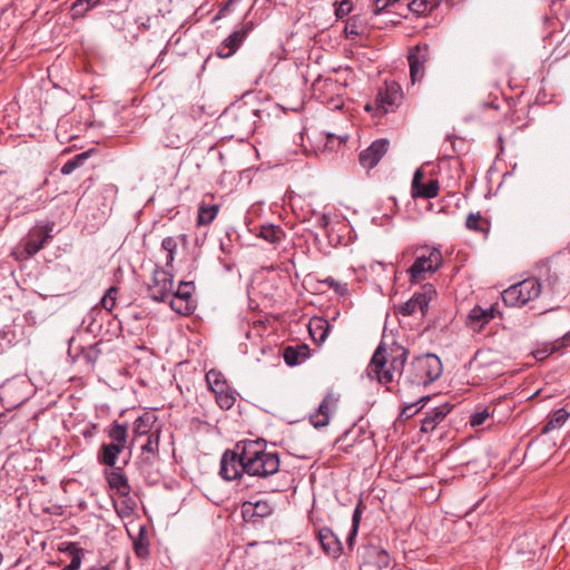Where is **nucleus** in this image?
<instances>
[{"mask_svg": "<svg viewBox=\"0 0 570 570\" xmlns=\"http://www.w3.org/2000/svg\"><path fill=\"white\" fill-rule=\"evenodd\" d=\"M259 110L245 101H236L224 110L219 117L220 125L224 126L232 137L244 139L254 132Z\"/></svg>", "mask_w": 570, "mask_h": 570, "instance_id": "3", "label": "nucleus"}, {"mask_svg": "<svg viewBox=\"0 0 570 570\" xmlns=\"http://www.w3.org/2000/svg\"><path fill=\"white\" fill-rule=\"evenodd\" d=\"M560 341L564 344V347L570 345V332L566 333L562 337H560Z\"/></svg>", "mask_w": 570, "mask_h": 570, "instance_id": "56", "label": "nucleus"}, {"mask_svg": "<svg viewBox=\"0 0 570 570\" xmlns=\"http://www.w3.org/2000/svg\"><path fill=\"white\" fill-rule=\"evenodd\" d=\"M424 174L421 169H417L414 173L412 179V196L414 198H424L430 199L434 198L440 189L439 181L436 179H431L426 184L423 183Z\"/></svg>", "mask_w": 570, "mask_h": 570, "instance_id": "17", "label": "nucleus"}, {"mask_svg": "<svg viewBox=\"0 0 570 570\" xmlns=\"http://www.w3.org/2000/svg\"><path fill=\"white\" fill-rule=\"evenodd\" d=\"M218 212V204H207L205 200H202V203L198 206L197 224L199 226L209 225L216 218Z\"/></svg>", "mask_w": 570, "mask_h": 570, "instance_id": "27", "label": "nucleus"}, {"mask_svg": "<svg viewBox=\"0 0 570 570\" xmlns=\"http://www.w3.org/2000/svg\"><path fill=\"white\" fill-rule=\"evenodd\" d=\"M452 405L444 403L428 412L425 417L422 420L421 432H432L451 412Z\"/></svg>", "mask_w": 570, "mask_h": 570, "instance_id": "19", "label": "nucleus"}, {"mask_svg": "<svg viewBox=\"0 0 570 570\" xmlns=\"http://www.w3.org/2000/svg\"><path fill=\"white\" fill-rule=\"evenodd\" d=\"M108 436L111 439V443L126 448L127 425L114 422L108 431Z\"/></svg>", "mask_w": 570, "mask_h": 570, "instance_id": "31", "label": "nucleus"}, {"mask_svg": "<svg viewBox=\"0 0 570 570\" xmlns=\"http://www.w3.org/2000/svg\"><path fill=\"white\" fill-rule=\"evenodd\" d=\"M169 305L174 312L179 315H189L194 312L195 305L194 302H189L187 299L180 298L175 294L170 296Z\"/></svg>", "mask_w": 570, "mask_h": 570, "instance_id": "32", "label": "nucleus"}, {"mask_svg": "<svg viewBox=\"0 0 570 570\" xmlns=\"http://www.w3.org/2000/svg\"><path fill=\"white\" fill-rule=\"evenodd\" d=\"M86 159H87V154H85V153L76 155L73 158H71L67 163H65V165L61 167V174L70 175L78 167H80Z\"/></svg>", "mask_w": 570, "mask_h": 570, "instance_id": "37", "label": "nucleus"}, {"mask_svg": "<svg viewBox=\"0 0 570 570\" xmlns=\"http://www.w3.org/2000/svg\"><path fill=\"white\" fill-rule=\"evenodd\" d=\"M228 386H229V385H228L227 381H224L223 383L217 384V385H215V386L210 387L209 390H210V391L216 395V394H218V393H220V394H222V391H224V390H225V389H227Z\"/></svg>", "mask_w": 570, "mask_h": 570, "instance_id": "53", "label": "nucleus"}, {"mask_svg": "<svg viewBox=\"0 0 570 570\" xmlns=\"http://www.w3.org/2000/svg\"><path fill=\"white\" fill-rule=\"evenodd\" d=\"M403 92L400 85L395 81L385 82L384 87L379 89L375 98V109L381 114L393 112L402 102Z\"/></svg>", "mask_w": 570, "mask_h": 570, "instance_id": "10", "label": "nucleus"}, {"mask_svg": "<svg viewBox=\"0 0 570 570\" xmlns=\"http://www.w3.org/2000/svg\"><path fill=\"white\" fill-rule=\"evenodd\" d=\"M156 416L151 413H145L144 415L136 419L134 422V438L139 440L140 438L149 436L155 432Z\"/></svg>", "mask_w": 570, "mask_h": 570, "instance_id": "23", "label": "nucleus"}, {"mask_svg": "<svg viewBox=\"0 0 570 570\" xmlns=\"http://www.w3.org/2000/svg\"><path fill=\"white\" fill-rule=\"evenodd\" d=\"M117 295H118V288L116 286L109 287L100 301L101 306L106 311L111 312L114 309V307L116 306Z\"/></svg>", "mask_w": 570, "mask_h": 570, "instance_id": "36", "label": "nucleus"}, {"mask_svg": "<svg viewBox=\"0 0 570 570\" xmlns=\"http://www.w3.org/2000/svg\"><path fill=\"white\" fill-rule=\"evenodd\" d=\"M353 9L352 0L335 2V16L338 19L346 17Z\"/></svg>", "mask_w": 570, "mask_h": 570, "instance_id": "41", "label": "nucleus"}, {"mask_svg": "<svg viewBox=\"0 0 570 570\" xmlns=\"http://www.w3.org/2000/svg\"><path fill=\"white\" fill-rule=\"evenodd\" d=\"M410 65V77L413 83L422 80L425 73V65L430 60V49L428 45H416L412 47L407 55Z\"/></svg>", "mask_w": 570, "mask_h": 570, "instance_id": "11", "label": "nucleus"}, {"mask_svg": "<svg viewBox=\"0 0 570 570\" xmlns=\"http://www.w3.org/2000/svg\"><path fill=\"white\" fill-rule=\"evenodd\" d=\"M407 7L409 10L417 14H424L430 10V3L428 0H412Z\"/></svg>", "mask_w": 570, "mask_h": 570, "instance_id": "43", "label": "nucleus"}, {"mask_svg": "<svg viewBox=\"0 0 570 570\" xmlns=\"http://www.w3.org/2000/svg\"><path fill=\"white\" fill-rule=\"evenodd\" d=\"M375 553L377 557L379 568L380 569H382L383 567L387 568L390 564V557H389L387 552L384 550H376Z\"/></svg>", "mask_w": 570, "mask_h": 570, "instance_id": "51", "label": "nucleus"}, {"mask_svg": "<svg viewBox=\"0 0 570 570\" xmlns=\"http://www.w3.org/2000/svg\"><path fill=\"white\" fill-rule=\"evenodd\" d=\"M75 551V557L71 558V561L69 564L65 566L62 570H79L81 567V561L83 557V549L82 548H72Z\"/></svg>", "mask_w": 570, "mask_h": 570, "instance_id": "42", "label": "nucleus"}, {"mask_svg": "<svg viewBox=\"0 0 570 570\" xmlns=\"http://www.w3.org/2000/svg\"><path fill=\"white\" fill-rule=\"evenodd\" d=\"M372 106L370 104L366 105V110H371Z\"/></svg>", "mask_w": 570, "mask_h": 570, "instance_id": "59", "label": "nucleus"}, {"mask_svg": "<svg viewBox=\"0 0 570 570\" xmlns=\"http://www.w3.org/2000/svg\"><path fill=\"white\" fill-rule=\"evenodd\" d=\"M245 512L252 514L254 517L265 518L269 515L273 511L272 505L266 500H258L256 502H247L244 504Z\"/></svg>", "mask_w": 570, "mask_h": 570, "instance_id": "30", "label": "nucleus"}, {"mask_svg": "<svg viewBox=\"0 0 570 570\" xmlns=\"http://www.w3.org/2000/svg\"><path fill=\"white\" fill-rule=\"evenodd\" d=\"M442 265V254L439 249L433 248L429 254L416 257L412 266L409 268L411 282L419 283L425 279V275L432 274Z\"/></svg>", "mask_w": 570, "mask_h": 570, "instance_id": "7", "label": "nucleus"}, {"mask_svg": "<svg viewBox=\"0 0 570 570\" xmlns=\"http://www.w3.org/2000/svg\"><path fill=\"white\" fill-rule=\"evenodd\" d=\"M345 33H346V37L350 39H354L355 37H357L360 35V30L356 24L355 17H352L346 21Z\"/></svg>", "mask_w": 570, "mask_h": 570, "instance_id": "47", "label": "nucleus"}, {"mask_svg": "<svg viewBox=\"0 0 570 570\" xmlns=\"http://www.w3.org/2000/svg\"><path fill=\"white\" fill-rule=\"evenodd\" d=\"M337 401L332 393L326 394L318 407L309 415L311 424L316 429L328 425L331 414L336 410Z\"/></svg>", "mask_w": 570, "mask_h": 570, "instance_id": "16", "label": "nucleus"}, {"mask_svg": "<svg viewBox=\"0 0 570 570\" xmlns=\"http://www.w3.org/2000/svg\"><path fill=\"white\" fill-rule=\"evenodd\" d=\"M309 355V348L307 345L287 346L284 350V361L289 366H295L301 362L305 361Z\"/></svg>", "mask_w": 570, "mask_h": 570, "instance_id": "24", "label": "nucleus"}, {"mask_svg": "<svg viewBox=\"0 0 570 570\" xmlns=\"http://www.w3.org/2000/svg\"><path fill=\"white\" fill-rule=\"evenodd\" d=\"M484 223L485 222L482 219L480 214H470L466 217L465 226L470 230L481 232V230H484V227H483Z\"/></svg>", "mask_w": 570, "mask_h": 570, "instance_id": "40", "label": "nucleus"}, {"mask_svg": "<svg viewBox=\"0 0 570 570\" xmlns=\"http://www.w3.org/2000/svg\"><path fill=\"white\" fill-rule=\"evenodd\" d=\"M160 428H156L155 432L149 436H146V441L141 444V462L150 465L158 458L159 453V441H160Z\"/></svg>", "mask_w": 570, "mask_h": 570, "instance_id": "18", "label": "nucleus"}, {"mask_svg": "<svg viewBox=\"0 0 570 570\" xmlns=\"http://www.w3.org/2000/svg\"><path fill=\"white\" fill-rule=\"evenodd\" d=\"M224 381H226V379L219 371L210 370L206 373V382L209 389L223 383Z\"/></svg>", "mask_w": 570, "mask_h": 570, "instance_id": "45", "label": "nucleus"}, {"mask_svg": "<svg viewBox=\"0 0 570 570\" xmlns=\"http://www.w3.org/2000/svg\"><path fill=\"white\" fill-rule=\"evenodd\" d=\"M399 0H375L374 13L380 14L383 10L392 7Z\"/></svg>", "mask_w": 570, "mask_h": 570, "instance_id": "49", "label": "nucleus"}, {"mask_svg": "<svg viewBox=\"0 0 570 570\" xmlns=\"http://www.w3.org/2000/svg\"><path fill=\"white\" fill-rule=\"evenodd\" d=\"M553 353L550 352V346H549V343H546L542 347L535 350L533 352V355L537 360L539 361H543L546 360L549 355H552Z\"/></svg>", "mask_w": 570, "mask_h": 570, "instance_id": "50", "label": "nucleus"}, {"mask_svg": "<svg viewBox=\"0 0 570 570\" xmlns=\"http://www.w3.org/2000/svg\"><path fill=\"white\" fill-rule=\"evenodd\" d=\"M243 469L249 476L268 478L279 471V456L276 452H268L262 440L242 441Z\"/></svg>", "mask_w": 570, "mask_h": 570, "instance_id": "2", "label": "nucleus"}, {"mask_svg": "<svg viewBox=\"0 0 570 570\" xmlns=\"http://www.w3.org/2000/svg\"><path fill=\"white\" fill-rule=\"evenodd\" d=\"M321 220H322V225L323 226H326L327 223H328V219H327V217L325 215L321 218Z\"/></svg>", "mask_w": 570, "mask_h": 570, "instance_id": "57", "label": "nucleus"}, {"mask_svg": "<svg viewBox=\"0 0 570 570\" xmlns=\"http://www.w3.org/2000/svg\"><path fill=\"white\" fill-rule=\"evenodd\" d=\"M436 291L433 285L425 284L419 292H415L413 296L400 306V314L403 316H411L420 313L424 316L428 312L430 302L435 297Z\"/></svg>", "mask_w": 570, "mask_h": 570, "instance_id": "9", "label": "nucleus"}, {"mask_svg": "<svg viewBox=\"0 0 570 570\" xmlns=\"http://www.w3.org/2000/svg\"><path fill=\"white\" fill-rule=\"evenodd\" d=\"M229 7H230V3L228 2L223 8H220V10H219L218 14L215 17V19L222 18L225 14V12L229 9Z\"/></svg>", "mask_w": 570, "mask_h": 570, "instance_id": "55", "label": "nucleus"}, {"mask_svg": "<svg viewBox=\"0 0 570 570\" xmlns=\"http://www.w3.org/2000/svg\"><path fill=\"white\" fill-rule=\"evenodd\" d=\"M258 236L271 244H279L285 239L286 234L281 226L267 224L261 226Z\"/></svg>", "mask_w": 570, "mask_h": 570, "instance_id": "26", "label": "nucleus"}, {"mask_svg": "<svg viewBox=\"0 0 570 570\" xmlns=\"http://www.w3.org/2000/svg\"><path fill=\"white\" fill-rule=\"evenodd\" d=\"M134 551L139 558H145L149 554V541L145 527H140L138 534L132 539Z\"/></svg>", "mask_w": 570, "mask_h": 570, "instance_id": "29", "label": "nucleus"}, {"mask_svg": "<svg viewBox=\"0 0 570 570\" xmlns=\"http://www.w3.org/2000/svg\"><path fill=\"white\" fill-rule=\"evenodd\" d=\"M324 283L327 284L340 295H344L347 293V283L338 282L332 277H327L326 279H324Z\"/></svg>", "mask_w": 570, "mask_h": 570, "instance_id": "46", "label": "nucleus"}, {"mask_svg": "<svg viewBox=\"0 0 570 570\" xmlns=\"http://www.w3.org/2000/svg\"><path fill=\"white\" fill-rule=\"evenodd\" d=\"M52 226H36L23 240V249L27 257L36 255L43 248L45 244L52 238Z\"/></svg>", "mask_w": 570, "mask_h": 570, "instance_id": "13", "label": "nucleus"}, {"mask_svg": "<svg viewBox=\"0 0 570 570\" xmlns=\"http://www.w3.org/2000/svg\"><path fill=\"white\" fill-rule=\"evenodd\" d=\"M570 414L564 409H558L549 416L547 424L542 429V433H548L552 430L560 429L569 419Z\"/></svg>", "mask_w": 570, "mask_h": 570, "instance_id": "28", "label": "nucleus"}, {"mask_svg": "<svg viewBox=\"0 0 570 570\" xmlns=\"http://www.w3.org/2000/svg\"><path fill=\"white\" fill-rule=\"evenodd\" d=\"M174 275L166 268L156 267L148 283V295L153 301L163 302L173 294Z\"/></svg>", "mask_w": 570, "mask_h": 570, "instance_id": "6", "label": "nucleus"}, {"mask_svg": "<svg viewBox=\"0 0 570 570\" xmlns=\"http://www.w3.org/2000/svg\"><path fill=\"white\" fill-rule=\"evenodd\" d=\"M549 346H550V352H552V353H558L562 348H564V344L562 343V341H560V338L549 343Z\"/></svg>", "mask_w": 570, "mask_h": 570, "instance_id": "52", "label": "nucleus"}, {"mask_svg": "<svg viewBox=\"0 0 570 570\" xmlns=\"http://www.w3.org/2000/svg\"><path fill=\"white\" fill-rule=\"evenodd\" d=\"M497 308L495 306H490L489 308H482L480 306H474L469 313V325L474 331H481L485 324H488L491 320L495 317Z\"/></svg>", "mask_w": 570, "mask_h": 570, "instance_id": "20", "label": "nucleus"}, {"mask_svg": "<svg viewBox=\"0 0 570 570\" xmlns=\"http://www.w3.org/2000/svg\"><path fill=\"white\" fill-rule=\"evenodd\" d=\"M331 328H332V325L324 317L315 316L309 320L308 332H309L313 341L318 344L325 342Z\"/></svg>", "mask_w": 570, "mask_h": 570, "instance_id": "22", "label": "nucleus"}, {"mask_svg": "<svg viewBox=\"0 0 570 570\" xmlns=\"http://www.w3.org/2000/svg\"><path fill=\"white\" fill-rule=\"evenodd\" d=\"M254 29L252 21L246 22L239 30L229 35L217 48V56L220 58L232 57Z\"/></svg>", "mask_w": 570, "mask_h": 570, "instance_id": "12", "label": "nucleus"}, {"mask_svg": "<svg viewBox=\"0 0 570 570\" xmlns=\"http://www.w3.org/2000/svg\"><path fill=\"white\" fill-rule=\"evenodd\" d=\"M541 293V284L537 278H527L502 292L507 306H522L537 298Z\"/></svg>", "mask_w": 570, "mask_h": 570, "instance_id": "5", "label": "nucleus"}, {"mask_svg": "<svg viewBox=\"0 0 570 570\" xmlns=\"http://www.w3.org/2000/svg\"><path fill=\"white\" fill-rule=\"evenodd\" d=\"M240 444L242 442H238L234 450H226L222 455L219 475L224 480L233 481L245 473V469H243V448H239Z\"/></svg>", "mask_w": 570, "mask_h": 570, "instance_id": "8", "label": "nucleus"}, {"mask_svg": "<svg viewBox=\"0 0 570 570\" xmlns=\"http://www.w3.org/2000/svg\"><path fill=\"white\" fill-rule=\"evenodd\" d=\"M361 508H360V504L355 508L354 512H353V518H352V529L348 533V537H347V544L350 547L353 546V542H354V539L357 534V530H358V525H360V521H361Z\"/></svg>", "mask_w": 570, "mask_h": 570, "instance_id": "39", "label": "nucleus"}, {"mask_svg": "<svg viewBox=\"0 0 570 570\" xmlns=\"http://www.w3.org/2000/svg\"><path fill=\"white\" fill-rule=\"evenodd\" d=\"M9 387H10V385H6V386H3V390H2V392H1V394H4V393L9 390Z\"/></svg>", "mask_w": 570, "mask_h": 570, "instance_id": "58", "label": "nucleus"}, {"mask_svg": "<svg viewBox=\"0 0 570 570\" xmlns=\"http://www.w3.org/2000/svg\"><path fill=\"white\" fill-rule=\"evenodd\" d=\"M195 286L193 282H180L176 292H173L176 296L193 302V292Z\"/></svg>", "mask_w": 570, "mask_h": 570, "instance_id": "38", "label": "nucleus"}, {"mask_svg": "<svg viewBox=\"0 0 570 570\" xmlns=\"http://www.w3.org/2000/svg\"><path fill=\"white\" fill-rule=\"evenodd\" d=\"M177 246H178V244H177L176 238H174L171 236L164 238L161 242V249L167 253L166 264H165L167 268H170L173 266Z\"/></svg>", "mask_w": 570, "mask_h": 570, "instance_id": "34", "label": "nucleus"}, {"mask_svg": "<svg viewBox=\"0 0 570 570\" xmlns=\"http://www.w3.org/2000/svg\"><path fill=\"white\" fill-rule=\"evenodd\" d=\"M442 371V362L435 354L420 355L403 371V381L411 385L426 386L438 380Z\"/></svg>", "mask_w": 570, "mask_h": 570, "instance_id": "4", "label": "nucleus"}, {"mask_svg": "<svg viewBox=\"0 0 570 570\" xmlns=\"http://www.w3.org/2000/svg\"><path fill=\"white\" fill-rule=\"evenodd\" d=\"M106 478L109 487L115 489L117 493L125 499L122 503L126 505V508L132 511L135 502L130 498L131 488L124 472L120 469H115L107 472Z\"/></svg>", "mask_w": 570, "mask_h": 570, "instance_id": "14", "label": "nucleus"}, {"mask_svg": "<svg viewBox=\"0 0 570 570\" xmlns=\"http://www.w3.org/2000/svg\"><path fill=\"white\" fill-rule=\"evenodd\" d=\"M72 548H79V547L76 543L71 542V543H68L66 548L60 549V551L69 553L72 558V557H75V551Z\"/></svg>", "mask_w": 570, "mask_h": 570, "instance_id": "54", "label": "nucleus"}, {"mask_svg": "<svg viewBox=\"0 0 570 570\" xmlns=\"http://www.w3.org/2000/svg\"><path fill=\"white\" fill-rule=\"evenodd\" d=\"M387 139H377L371 144L366 149L361 151L358 156L360 164L366 169L374 168L389 149Z\"/></svg>", "mask_w": 570, "mask_h": 570, "instance_id": "15", "label": "nucleus"}, {"mask_svg": "<svg viewBox=\"0 0 570 570\" xmlns=\"http://www.w3.org/2000/svg\"><path fill=\"white\" fill-rule=\"evenodd\" d=\"M318 539L322 544V548L324 551L334 557L337 558L342 553V543L338 540L337 535L332 531L330 528H322L318 531Z\"/></svg>", "mask_w": 570, "mask_h": 570, "instance_id": "21", "label": "nucleus"}, {"mask_svg": "<svg viewBox=\"0 0 570 570\" xmlns=\"http://www.w3.org/2000/svg\"><path fill=\"white\" fill-rule=\"evenodd\" d=\"M488 416H489V413L485 410L476 412L471 415L470 423L472 426L482 425L485 422V420L488 419Z\"/></svg>", "mask_w": 570, "mask_h": 570, "instance_id": "48", "label": "nucleus"}, {"mask_svg": "<svg viewBox=\"0 0 570 570\" xmlns=\"http://www.w3.org/2000/svg\"><path fill=\"white\" fill-rule=\"evenodd\" d=\"M429 400H430L429 396L421 397V400L419 401V403H422L421 409L424 406V404ZM419 411H420V407H416V403H412V404H409L403 407L401 415L409 419V417H412L414 414H416Z\"/></svg>", "mask_w": 570, "mask_h": 570, "instance_id": "44", "label": "nucleus"}, {"mask_svg": "<svg viewBox=\"0 0 570 570\" xmlns=\"http://www.w3.org/2000/svg\"><path fill=\"white\" fill-rule=\"evenodd\" d=\"M101 0H77L72 4L73 17H82L87 11L95 8Z\"/></svg>", "mask_w": 570, "mask_h": 570, "instance_id": "35", "label": "nucleus"}, {"mask_svg": "<svg viewBox=\"0 0 570 570\" xmlns=\"http://www.w3.org/2000/svg\"><path fill=\"white\" fill-rule=\"evenodd\" d=\"M407 354L403 346H394L389 351L381 343L367 365V375L382 385L392 383L395 377H403Z\"/></svg>", "mask_w": 570, "mask_h": 570, "instance_id": "1", "label": "nucleus"}, {"mask_svg": "<svg viewBox=\"0 0 570 570\" xmlns=\"http://www.w3.org/2000/svg\"><path fill=\"white\" fill-rule=\"evenodd\" d=\"M236 391L228 386L224 391H222V394L218 393L215 395L216 402L223 410H229L234 406L236 402Z\"/></svg>", "mask_w": 570, "mask_h": 570, "instance_id": "33", "label": "nucleus"}, {"mask_svg": "<svg viewBox=\"0 0 570 570\" xmlns=\"http://www.w3.org/2000/svg\"><path fill=\"white\" fill-rule=\"evenodd\" d=\"M125 448L114 443L102 444L98 453V461L108 466H115L119 454Z\"/></svg>", "mask_w": 570, "mask_h": 570, "instance_id": "25", "label": "nucleus"}]
</instances>
